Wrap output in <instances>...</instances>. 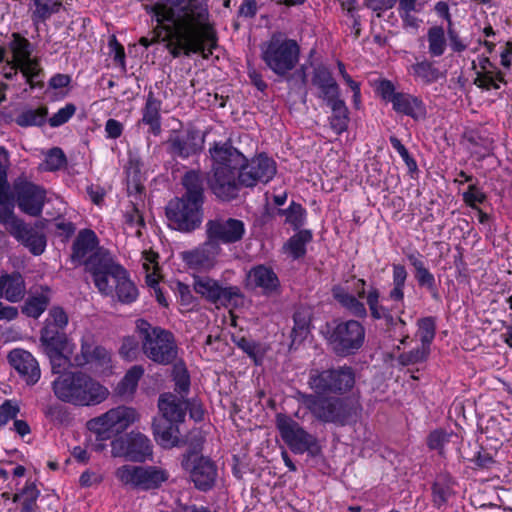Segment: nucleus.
<instances>
[{
	"label": "nucleus",
	"instance_id": "f257e3e1",
	"mask_svg": "<svg viewBox=\"0 0 512 512\" xmlns=\"http://www.w3.org/2000/svg\"><path fill=\"white\" fill-rule=\"evenodd\" d=\"M145 10L155 17L157 25L149 36L139 39L142 46L164 42L174 58L199 53L205 59L217 47V33L209 21V9L204 0H159L146 5Z\"/></svg>",
	"mask_w": 512,
	"mask_h": 512
},
{
	"label": "nucleus",
	"instance_id": "f03ea898",
	"mask_svg": "<svg viewBox=\"0 0 512 512\" xmlns=\"http://www.w3.org/2000/svg\"><path fill=\"white\" fill-rule=\"evenodd\" d=\"M210 154L214 164L207 183L212 193L221 201L237 198L241 186H244L239 170L244 163V155L229 143L215 144Z\"/></svg>",
	"mask_w": 512,
	"mask_h": 512
},
{
	"label": "nucleus",
	"instance_id": "7ed1b4c3",
	"mask_svg": "<svg viewBox=\"0 0 512 512\" xmlns=\"http://www.w3.org/2000/svg\"><path fill=\"white\" fill-rule=\"evenodd\" d=\"M299 401L319 422L346 426L357 422L361 405L351 397L299 393Z\"/></svg>",
	"mask_w": 512,
	"mask_h": 512
},
{
	"label": "nucleus",
	"instance_id": "20e7f679",
	"mask_svg": "<svg viewBox=\"0 0 512 512\" xmlns=\"http://www.w3.org/2000/svg\"><path fill=\"white\" fill-rule=\"evenodd\" d=\"M55 396L77 406H91L103 402L109 395L106 387L83 372H69L52 383Z\"/></svg>",
	"mask_w": 512,
	"mask_h": 512
},
{
	"label": "nucleus",
	"instance_id": "39448f33",
	"mask_svg": "<svg viewBox=\"0 0 512 512\" xmlns=\"http://www.w3.org/2000/svg\"><path fill=\"white\" fill-rule=\"evenodd\" d=\"M143 354L154 363L169 365L177 357V345L172 332L153 326L144 319L136 321Z\"/></svg>",
	"mask_w": 512,
	"mask_h": 512
},
{
	"label": "nucleus",
	"instance_id": "423d86ee",
	"mask_svg": "<svg viewBox=\"0 0 512 512\" xmlns=\"http://www.w3.org/2000/svg\"><path fill=\"white\" fill-rule=\"evenodd\" d=\"M261 59L277 76L286 77L292 71L300 56L298 43L284 33L275 32L260 46Z\"/></svg>",
	"mask_w": 512,
	"mask_h": 512
},
{
	"label": "nucleus",
	"instance_id": "0eeeda50",
	"mask_svg": "<svg viewBox=\"0 0 512 512\" xmlns=\"http://www.w3.org/2000/svg\"><path fill=\"white\" fill-rule=\"evenodd\" d=\"M324 334L333 352L341 357L355 354L365 340V328L356 320L328 323Z\"/></svg>",
	"mask_w": 512,
	"mask_h": 512
},
{
	"label": "nucleus",
	"instance_id": "6e6552de",
	"mask_svg": "<svg viewBox=\"0 0 512 512\" xmlns=\"http://www.w3.org/2000/svg\"><path fill=\"white\" fill-rule=\"evenodd\" d=\"M9 49L13 55L11 61H8V65L15 70L14 74L20 69L31 88L43 87V82L40 79L43 70L40 67L39 59L31 58L32 43L19 33H12Z\"/></svg>",
	"mask_w": 512,
	"mask_h": 512
},
{
	"label": "nucleus",
	"instance_id": "1a4fd4ad",
	"mask_svg": "<svg viewBox=\"0 0 512 512\" xmlns=\"http://www.w3.org/2000/svg\"><path fill=\"white\" fill-rule=\"evenodd\" d=\"M309 386L317 394L343 395L355 385V372L350 366H340L326 370H312Z\"/></svg>",
	"mask_w": 512,
	"mask_h": 512
},
{
	"label": "nucleus",
	"instance_id": "9d476101",
	"mask_svg": "<svg viewBox=\"0 0 512 512\" xmlns=\"http://www.w3.org/2000/svg\"><path fill=\"white\" fill-rule=\"evenodd\" d=\"M115 476L123 485L142 491L159 489L169 479L166 469L154 465L126 464L116 470Z\"/></svg>",
	"mask_w": 512,
	"mask_h": 512
},
{
	"label": "nucleus",
	"instance_id": "9b49d317",
	"mask_svg": "<svg viewBox=\"0 0 512 512\" xmlns=\"http://www.w3.org/2000/svg\"><path fill=\"white\" fill-rule=\"evenodd\" d=\"M170 228L190 233L200 227L203 220V206L182 197L172 198L165 207Z\"/></svg>",
	"mask_w": 512,
	"mask_h": 512
},
{
	"label": "nucleus",
	"instance_id": "f8f14e48",
	"mask_svg": "<svg viewBox=\"0 0 512 512\" xmlns=\"http://www.w3.org/2000/svg\"><path fill=\"white\" fill-rule=\"evenodd\" d=\"M83 265L92 275L98 291L105 296H113V285L110 280L118 273H122L123 267L114 261L111 254L103 248H98Z\"/></svg>",
	"mask_w": 512,
	"mask_h": 512
},
{
	"label": "nucleus",
	"instance_id": "ddd939ff",
	"mask_svg": "<svg viewBox=\"0 0 512 512\" xmlns=\"http://www.w3.org/2000/svg\"><path fill=\"white\" fill-rule=\"evenodd\" d=\"M276 427L283 441L293 453L303 454L309 452L311 455H317L320 452V446L316 437L308 433L290 416L278 413L276 415Z\"/></svg>",
	"mask_w": 512,
	"mask_h": 512
},
{
	"label": "nucleus",
	"instance_id": "4468645a",
	"mask_svg": "<svg viewBox=\"0 0 512 512\" xmlns=\"http://www.w3.org/2000/svg\"><path fill=\"white\" fill-rule=\"evenodd\" d=\"M381 97L391 102L396 113L411 117L415 121L424 120L427 110L424 102L417 96L405 92H397L390 80H382L378 86Z\"/></svg>",
	"mask_w": 512,
	"mask_h": 512
},
{
	"label": "nucleus",
	"instance_id": "2eb2a0df",
	"mask_svg": "<svg viewBox=\"0 0 512 512\" xmlns=\"http://www.w3.org/2000/svg\"><path fill=\"white\" fill-rule=\"evenodd\" d=\"M182 468L189 473L195 487L203 492L211 490L217 479V466L209 458L189 450L182 455Z\"/></svg>",
	"mask_w": 512,
	"mask_h": 512
},
{
	"label": "nucleus",
	"instance_id": "dca6fc26",
	"mask_svg": "<svg viewBox=\"0 0 512 512\" xmlns=\"http://www.w3.org/2000/svg\"><path fill=\"white\" fill-rule=\"evenodd\" d=\"M137 419L134 408L119 406L110 409L103 415L88 421V428L97 433L102 439L112 434H119L126 430Z\"/></svg>",
	"mask_w": 512,
	"mask_h": 512
},
{
	"label": "nucleus",
	"instance_id": "f3484780",
	"mask_svg": "<svg viewBox=\"0 0 512 512\" xmlns=\"http://www.w3.org/2000/svg\"><path fill=\"white\" fill-rule=\"evenodd\" d=\"M194 290L207 301L227 307L236 305V299H242L243 294L239 287H223L218 281L209 277H196L193 284Z\"/></svg>",
	"mask_w": 512,
	"mask_h": 512
},
{
	"label": "nucleus",
	"instance_id": "a211bd4d",
	"mask_svg": "<svg viewBox=\"0 0 512 512\" xmlns=\"http://www.w3.org/2000/svg\"><path fill=\"white\" fill-rule=\"evenodd\" d=\"M111 446L114 456H124L134 462H144L152 456L151 441L138 432H131L125 437L113 440Z\"/></svg>",
	"mask_w": 512,
	"mask_h": 512
},
{
	"label": "nucleus",
	"instance_id": "6ab92c4d",
	"mask_svg": "<svg viewBox=\"0 0 512 512\" xmlns=\"http://www.w3.org/2000/svg\"><path fill=\"white\" fill-rule=\"evenodd\" d=\"M245 287L259 291L263 296L273 297L281 292L280 280L275 271L264 264L253 266L246 274Z\"/></svg>",
	"mask_w": 512,
	"mask_h": 512
},
{
	"label": "nucleus",
	"instance_id": "aec40b11",
	"mask_svg": "<svg viewBox=\"0 0 512 512\" xmlns=\"http://www.w3.org/2000/svg\"><path fill=\"white\" fill-rule=\"evenodd\" d=\"M14 194L20 210L30 216H39L42 213L46 192L43 188L25 180L14 183Z\"/></svg>",
	"mask_w": 512,
	"mask_h": 512
},
{
	"label": "nucleus",
	"instance_id": "412c9836",
	"mask_svg": "<svg viewBox=\"0 0 512 512\" xmlns=\"http://www.w3.org/2000/svg\"><path fill=\"white\" fill-rule=\"evenodd\" d=\"M240 179L245 187H253L258 182L267 183L276 174L275 162L260 154L258 157L248 161L244 156V163L239 167Z\"/></svg>",
	"mask_w": 512,
	"mask_h": 512
},
{
	"label": "nucleus",
	"instance_id": "4be33fe9",
	"mask_svg": "<svg viewBox=\"0 0 512 512\" xmlns=\"http://www.w3.org/2000/svg\"><path fill=\"white\" fill-rule=\"evenodd\" d=\"M204 144L203 136L198 130L187 129L180 133L172 134L166 142L167 151L173 157L182 159L199 153Z\"/></svg>",
	"mask_w": 512,
	"mask_h": 512
},
{
	"label": "nucleus",
	"instance_id": "5701e85b",
	"mask_svg": "<svg viewBox=\"0 0 512 512\" xmlns=\"http://www.w3.org/2000/svg\"><path fill=\"white\" fill-rule=\"evenodd\" d=\"M110 352L101 345L94 342L91 336L83 337L81 340L80 353L72 358V366L84 367L91 365L96 369H107L110 367Z\"/></svg>",
	"mask_w": 512,
	"mask_h": 512
},
{
	"label": "nucleus",
	"instance_id": "b1692460",
	"mask_svg": "<svg viewBox=\"0 0 512 512\" xmlns=\"http://www.w3.org/2000/svg\"><path fill=\"white\" fill-rule=\"evenodd\" d=\"M245 234L244 222L235 218H215L206 223V236L218 238L223 244L240 241Z\"/></svg>",
	"mask_w": 512,
	"mask_h": 512
},
{
	"label": "nucleus",
	"instance_id": "393cba45",
	"mask_svg": "<svg viewBox=\"0 0 512 512\" xmlns=\"http://www.w3.org/2000/svg\"><path fill=\"white\" fill-rule=\"evenodd\" d=\"M8 361L27 385H35L40 379L39 364L30 352L14 349L9 352Z\"/></svg>",
	"mask_w": 512,
	"mask_h": 512
},
{
	"label": "nucleus",
	"instance_id": "a878e982",
	"mask_svg": "<svg viewBox=\"0 0 512 512\" xmlns=\"http://www.w3.org/2000/svg\"><path fill=\"white\" fill-rule=\"evenodd\" d=\"M45 227L44 221H37L34 226L24 221L11 235L29 249L34 255H40L46 247V237L41 232Z\"/></svg>",
	"mask_w": 512,
	"mask_h": 512
},
{
	"label": "nucleus",
	"instance_id": "bb28decb",
	"mask_svg": "<svg viewBox=\"0 0 512 512\" xmlns=\"http://www.w3.org/2000/svg\"><path fill=\"white\" fill-rule=\"evenodd\" d=\"M190 401L183 397H178L173 393H162L158 398V408L161 417L158 419H166L177 423L185 420L186 411L188 410Z\"/></svg>",
	"mask_w": 512,
	"mask_h": 512
},
{
	"label": "nucleus",
	"instance_id": "cd10ccee",
	"mask_svg": "<svg viewBox=\"0 0 512 512\" xmlns=\"http://www.w3.org/2000/svg\"><path fill=\"white\" fill-rule=\"evenodd\" d=\"M99 241L94 231L81 230L72 244L71 261L78 264L83 262L98 248Z\"/></svg>",
	"mask_w": 512,
	"mask_h": 512
},
{
	"label": "nucleus",
	"instance_id": "c85d7f7f",
	"mask_svg": "<svg viewBox=\"0 0 512 512\" xmlns=\"http://www.w3.org/2000/svg\"><path fill=\"white\" fill-rule=\"evenodd\" d=\"M177 422L166 419H154L152 423L155 440L164 448L179 446V427Z\"/></svg>",
	"mask_w": 512,
	"mask_h": 512
},
{
	"label": "nucleus",
	"instance_id": "c756f323",
	"mask_svg": "<svg viewBox=\"0 0 512 512\" xmlns=\"http://www.w3.org/2000/svg\"><path fill=\"white\" fill-rule=\"evenodd\" d=\"M204 182L205 178L200 171H187L181 179V184L185 192L180 197L189 199L203 206L205 199Z\"/></svg>",
	"mask_w": 512,
	"mask_h": 512
},
{
	"label": "nucleus",
	"instance_id": "7c9ffc66",
	"mask_svg": "<svg viewBox=\"0 0 512 512\" xmlns=\"http://www.w3.org/2000/svg\"><path fill=\"white\" fill-rule=\"evenodd\" d=\"M25 281L20 273L0 276V298L16 303L25 296Z\"/></svg>",
	"mask_w": 512,
	"mask_h": 512
},
{
	"label": "nucleus",
	"instance_id": "2f4dec72",
	"mask_svg": "<svg viewBox=\"0 0 512 512\" xmlns=\"http://www.w3.org/2000/svg\"><path fill=\"white\" fill-rule=\"evenodd\" d=\"M311 81L313 85L320 89L319 97L324 101L339 96V86L327 67L320 65L314 68Z\"/></svg>",
	"mask_w": 512,
	"mask_h": 512
},
{
	"label": "nucleus",
	"instance_id": "473e14b6",
	"mask_svg": "<svg viewBox=\"0 0 512 512\" xmlns=\"http://www.w3.org/2000/svg\"><path fill=\"white\" fill-rule=\"evenodd\" d=\"M113 285V295L117 296L119 302L130 304L138 297V289L129 279L127 271L123 268L122 273H118L110 280Z\"/></svg>",
	"mask_w": 512,
	"mask_h": 512
},
{
	"label": "nucleus",
	"instance_id": "72a5a7b5",
	"mask_svg": "<svg viewBox=\"0 0 512 512\" xmlns=\"http://www.w3.org/2000/svg\"><path fill=\"white\" fill-rule=\"evenodd\" d=\"M161 105V101L155 98L154 93L150 91L142 110V123L148 125L149 132L154 135L161 133Z\"/></svg>",
	"mask_w": 512,
	"mask_h": 512
},
{
	"label": "nucleus",
	"instance_id": "f704fd0d",
	"mask_svg": "<svg viewBox=\"0 0 512 512\" xmlns=\"http://www.w3.org/2000/svg\"><path fill=\"white\" fill-rule=\"evenodd\" d=\"M327 105L331 108L330 126L333 131L339 135L345 132L349 124V111L345 102L339 96L326 101Z\"/></svg>",
	"mask_w": 512,
	"mask_h": 512
},
{
	"label": "nucleus",
	"instance_id": "c9c22d12",
	"mask_svg": "<svg viewBox=\"0 0 512 512\" xmlns=\"http://www.w3.org/2000/svg\"><path fill=\"white\" fill-rule=\"evenodd\" d=\"M294 327L291 332V347L300 344L309 334L312 312L309 308H299L293 315Z\"/></svg>",
	"mask_w": 512,
	"mask_h": 512
},
{
	"label": "nucleus",
	"instance_id": "e433bc0d",
	"mask_svg": "<svg viewBox=\"0 0 512 512\" xmlns=\"http://www.w3.org/2000/svg\"><path fill=\"white\" fill-rule=\"evenodd\" d=\"M407 258L415 269V279L417 280L418 285L428 289L432 293V296L437 299L438 291L434 275L430 273V271L425 267L424 262L415 254H409L407 255Z\"/></svg>",
	"mask_w": 512,
	"mask_h": 512
},
{
	"label": "nucleus",
	"instance_id": "4c0bfd02",
	"mask_svg": "<svg viewBox=\"0 0 512 512\" xmlns=\"http://www.w3.org/2000/svg\"><path fill=\"white\" fill-rule=\"evenodd\" d=\"M40 343L44 350L67 348L68 337L65 330L44 324L40 331Z\"/></svg>",
	"mask_w": 512,
	"mask_h": 512
},
{
	"label": "nucleus",
	"instance_id": "58836bf2",
	"mask_svg": "<svg viewBox=\"0 0 512 512\" xmlns=\"http://www.w3.org/2000/svg\"><path fill=\"white\" fill-rule=\"evenodd\" d=\"M143 374L144 369L142 366L135 365L131 367L117 384L115 388L116 394L122 398H131Z\"/></svg>",
	"mask_w": 512,
	"mask_h": 512
},
{
	"label": "nucleus",
	"instance_id": "ea45409f",
	"mask_svg": "<svg viewBox=\"0 0 512 512\" xmlns=\"http://www.w3.org/2000/svg\"><path fill=\"white\" fill-rule=\"evenodd\" d=\"M42 293L39 295L29 296L24 306L22 313L28 317L38 318L47 308L50 303V288L48 286L41 287Z\"/></svg>",
	"mask_w": 512,
	"mask_h": 512
},
{
	"label": "nucleus",
	"instance_id": "a19ab883",
	"mask_svg": "<svg viewBox=\"0 0 512 512\" xmlns=\"http://www.w3.org/2000/svg\"><path fill=\"white\" fill-rule=\"evenodd\" d=\"M312 240L310 230H300L285 244V249L294 259H299L306 254V244Z\"/></svg>",
	"mask_w": 512,
	"mask_h": 512
},
{
	"label": "nucleus",
	"instance_id": "79ce46f5",
	"mask_svg": "<svg viewBox=\"0 0 512 512\" xmlns=\"http://www.w3.org/2000/svg\"><path fill=\"white\" fill-rule=\"evenodd\" d=\"M47 114L46 107L27 109L16 117L15 122L20 127L41 126L45 123Z\"/></svg>",
	"mask_w": 512,
	"mask_h": 512
},
{
	"label": "nucleus",
	"instance_id": "37998d69",
	"mask_svg": "<svg viewBox=\"0 0 512 512\" xmlns=\"http://www.w3.org/2000/svg\"><path fill=\"white\" fill-rule=\"evenodd\" d=\"M413 75L424 84L436 82L441 77V72L431 62L423 60L411 66Z\"/></svg>",
	"mask_w": 512,
	"mask_h": 512
},
{
	"label": "nucleus",
	"instance_id": "c03bdc74",
	"mask_svg": "<svg viewBox=\"0 0 512 512\" xmlns=\"http://www.w3.org/2000/svg\"><path fill=\"white\" fill-rule=\"evenodd\" d=\"M334 298L353 315L357 317H364L366 315V308L362 302L356 299L353 295L347 293L342 289L333 291Z\"/></svg>",
	"mask_w": 512,
	"mask_h": 512
},
{
	"label": "nucleus",
	"instance_id": "a18cd8bd",
	"mask_svg": "<svg viewBox=\"0 0 512 512\" xmlns=\"http://www.w3.org/2000/svg\"><path fill=\"white\" fill-rule=\"evenodd\" d=\"M233 342L238 348H240L251 359H253L256 365L261 363L264 356V351L262 350L260 343L244 336L233 337Z\"/></svg>",
	"mask_w": 512,
	"mask_h": 512
},
{
	"label": "nucleus",
	"instance_id": "49530a36",
	"mask_svg": "<svg viewBox=\"0 0 512 512\" xmlns=\"http://www.w3.org/2000/svg\"><path fill=\"white\" fill-rule=\"evenodd\" d=\"M429 53L432 56H441L446 48L444 29L441 26H433L427 33Z\"/></svg>",
	"mask_w": 512,
	"mask_h": 512
},
{
	"label": "nucleus",
	"instance_id": "de8ad7c7",
	"mask_svg": "<svg viewBox=\"0 0 512 512\" xmlns=\"http://www.w3.org/2000/svg\"><path fill=\"white\" fill-rule=\"evenodd\" d=\"M406 268L401 264L393 265V289L389 293V297L394 301H402L404 298V285L407 279Z\"/></svg>",
	"mask_w": 512,
	"mask_h": 512
},
{
	"label": "nucleus",
	"instance_id": "09e8293b",
	"mask_svg": "<svg viewBox=\"0 0 512 512\" xmlns=\"http://www.w3.org/2000/svg\"><path fill=\"white\" fill-rule=\"evenodd\" d=\"M429 354L430 348L421 345L419 348L401 353L398 362L403 366L414 365L426 361Z\"/></svg>",
	"mask_w": 512,
	"mask_h": 512
},
{
	"label": "nucleus",
	"instance_id": "8fccbe9b",
	"mask_svg": "<svg viewBox=\"0 0 512 512\" xmlns=\"http://www.w3.org/2000/svg\"><path fill=\"white\" fill-rule=\"evenodd\" d=\"M421 345L430 348L435 337L436 324L433 317H425L418 321Z\"/></svg>",
	"mask_w": 512,
	"mask_h": 512
},
{
	"label": "nucleus",
	"instance_id": "3c124183",
	"mask_svg": "<svg viewBox=\"0 0 512 512\" xmlns=\"http://www.w3.org/2000/svg\"><path fill=\"white\" fill-rule=\"evenodd\" d=\"M497 81L504 82V76L500 71H497L496 75H494L493 71L478 72L474 84L486 90H490L491 88L498 89L499 85Z\"/></svg>",
	"mask_w": 512,
	"mask_h": 512
},
{
	"label": "nucleus",
	"instance_id": "603ef678",
	"mask_svg": "<svg viewBox=\"0 0 512 512\" xmlns=\"http://www.w3.org/2000/svg\"><path fill=\"white\" fill-rule=\"evenodd\" d=\"M183 260L191 268H203L213 265L200 247L192 251L184 252Z\"/></svg>",
	"mask_w": 512,
	"mask_h": 512
},
{
	"label": "nucleus",
	"instance_id": "864d4df0",
	"mask_svg": "<svg viewBox=\"0 0 512 512\" xmlns=\"http://www.w3.org/2000/svg\"><path fill=\"white\" fill-rule=\"evenodd\" d=\"M67 348H56L55 350H44L46 355L50 359L52 371L54 373H60L61 370L65 369L68 364L71 365L72 359L70 360L64 355Z\"/></svg>",
	"mask_w": 512,
	"mask_h": 512
},
{
	"label": "nucleus",
	"instance_id": "5fc2aeb1",
	"mask_svg": "<svg viewBox=\"0 0 512 512\" xmlns=\"http://www.w3.org/2000/svg\"><path fill=\"white\" fill-rule=\"evenodd\" d=\"M69 318L65 310L60 306H53L49 312L48 316L44 321L45 325H49L55 327L57 329L65 330L68 325Z\"/></svg>",
	"mask_w": 512,
	"mask_h": 512
},
{
	"label": "nucleus",
	"instance_id": "6e6d98bb",
	"mask_svg": "<svg viewBox=\"0 0 512 512\" xmlns=\"http://www.w3.org/2000/svg\"><path fill=\"white\" fill-rule=\"evenodd\" d=\"M280 212L286 215V221L295 229L300 228L304 224L306 212L300 204L292 202L288 209L280 210Z\"/></svg>",
	"mask_w": 512,
	"mask_h": 512
},
{
	"label": "nucleus",
	"instance_id": "4d7b16f0",
	"mask_svg": "<svg viewBox=\"0 0 512 512\" xmlns=\"http://www.w3.org/2000/svg\"><path fill=\"white\" fill-rule=\"evenodd\" d=\"M23 221L17 218L13 210L7 204L0 205V223H2L6 230L11 234L16 230Z\"/></svg>",
	"mask_w": 512,
	"mask_h": 512
},
{
	"label": "nucleus",
	"instance_id": "13d9d810",
	"mask_svg": "<svg viewBox=\"0 0 512 512\" xmlns=\"http://www.w3.org/2000/svg\"><path fill=\"white\" fill-rule=\"evenodd\" d=\"M66 156L61 148L54 147L50 149L46 156V168L50 171L61 169L66 164Z\"/></svg>",
	"mask_w": 512,
	"mask_h": 512
},
{
	"label": "nucleus",
	"instance_id": "bf43d9fd",
	"mask_svg": "<svg viewBox=\"0 0 512 512\" xmlns=\"http://www.w3.org/2000/svg\"><path fill=\"white\" fill-rule=\"evenodd\" d=\"M76 107L74 104H67L61 108L52 117L49 118L48 122L51 127H58L66 123L75 113Z\"/></svg>",
	"mask_w": 512,
	"mask_h": 512
},
{
	"label": "nucleus",
	"instance_id": "052dcab7",
	"mask_svg": "<svg viewBox=\"0 0 512 512\" xmlns=\"http://www.w3.org/2000/svg\"><path fill=\"white\" fill-rule=\"evenodd\" d=\"M19 411V406L10 400H6L0 405V427L5 426L10 420L15 419Z\"/></svg>",
	"mask_w": 512,
	"mask_h": 512
},
{
	"label": "nucleus",
	"instance_id": "680f3d73",
	"mask_svg": "<svg viewBox=\"0 0 512 512\" xmlns=\"http://www.w3.org/2000/svg\"><path fill=\"white\" fill-rule=\"evenodd\" d=\"M35 5V10H33L31 14V19L34 24L39 22H44L48 18H50V7L48 2H43V0H32Z\"/></svg>",
	"mask_w": 512,
	"mask_h": 512
},
{
	"label": "nucleus",
	"instance_id": "e2e57ef3",
	"mask_svg": "<svg viewBox=\"0 0 512 512\" xmlns=\"http://www.w3.org/2000/svg\"><path fill=\"white\" fill-rule=\"evenodd\" d=\"M390 143L393 146L394 149L397 150V152L400 154L402 159L405 161L406 165L408 166L410 171L416 170L417 164L416 161L410 156L408 150L406 147L401 143V141L395 137H390Z\"/></svg>",
	"mask_w": 512,
	"mask_h": 512
},
{
	"label": "nucleus",
	"instance_id": "0e129e2a",
	"mask_svg": "<svg viewBox=\"0 0 512 512\" xmlns=\"http://www.w3.org/2000/svg\"><path fill=\"white\" fill-rule=\"evenodd\" d=\"M220 243L221 241L218 238L207 236L206 241L200 246L212 263L221 252Z\"/></svg>",
	"mask_w": 512,
	"mask_h": 512
},
{
	"label": "nucleus",
	"instance_id": "69168bd1",
	"mask_svg": "<svg viewBox=\"0 0 512 512\" xmlns=\"http://www.w3.org/2000/svg\"><path fill=\"white\" fill-rule=\"evenodd\" d=\"M470 461L482 469H488L495 463L492 455L482 447L470 458Z\"/></svg>",
	"mask_w": 512,
	"mask_h": 512
},
{
	"label": "nucleus",
	"instance_id": "338daca9",
	"mask_svg": "<svg viewBox=\"0 0 512 512\" xmlns=\"http://www.w3.org/2000/svg\"><path fill=\"white\" fill-rule=\"evenodd\" d=\"M464 201L472 208H476V203H482L486 199L485 194L475 185H470L468 190L463 194Z\"/></svg>",
	"mask_w": 512,
	"mask_h": 512
},
{
	"label": "nucleus",
	"instance_id": "774afa93",
	"mask_svg": "<svg viewBox=\"0 0 512 512\" xmlns=\"http://www.w3.org/2000/svg\"><path fill=\"white\" fill-rule=\"evenodd\" d=\"M433 502L437 507H441L447 502L450 490L446 485L435 482L432 486Z\"/></svg>",
	"mask_w": 512,
	"mask_h": 512
}]
</instances>
